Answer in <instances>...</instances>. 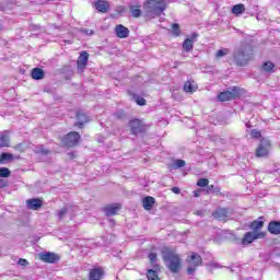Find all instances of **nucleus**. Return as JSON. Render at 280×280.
I'll use <instances>...</instances> for the list:
<instances>
[{
  "label": "nucleus",
  "mask_w": 280,
  "mask_h": 280,
  "mask_svg": "<svg viewBox=\"0 0 280 280\" xmlns=\"http://www.w3.org/2000/svg\"><path fill=\"white\" fill-rule=\"evenodd\" d=\"M266 232H247L244 234L242 238V244L244 246H248V244H253L255 240H264L266 238Z\"/></svg>",
  "instance_id": "obj_8"
},
{
  "label": "nucleus",
  "mask_w": 280,
  "mask_h": 280,
  "mask_svg": "<svg viewBox=\"0 0 280 280\" xmlns=\"http://www.w3.org/2000/svg\"><path fill=\"white\" fill-rule=\"evenodd\" d=\"M209 191H212V194H215V196H222V192L220 191V188H218L213 185L208 186L207 192L209 194Z\"/></svg>",
  "instance_id": "obj_33"
},
{
  "label": "nucleus",
  "mask_w": 280,
  "mask_h": 280,
  "mask_svg": "<svg viewBox=\"0 0 280 280\" xmlns=\"http://www.w3.org/2000/svg\"><path fill=\"white\" fill-rule=\"evenodd\" d=\"M246 126H247V128H249V127H250V125H248V124H247Z\"/></svg>",
  "instance_id": "obj_50"
},
{
  "label": "nucleus",
  "mask_w": 280,
  "mask_h": 280,
  "mask_svg": "<svg viewBox=\"0 0 280 280\" xmlns=\"http://www.w3.org/2000/svg\"><path fill=\"white\" fill-rule=\"evenodd\" d=\"M187 165V162L185 160H174L173 163L171 164V170H180L182 167H185Z\"/></svg>",
  "instance_id": "obj_28"
},
{
  "label": "nucleus",
  "mask_w": 280,
  "mask_h": 280,
  "mask_svg": "<svg viewBox=\"0 0 280 280\" xmlns=\"http://www.w3.org/2000/svg\"><path fill=\"white\" fill-rule=\"evenodd\" d=\"M18 264H19V266H30V262L27 261V259H25V258H20L19 260H18Z\"/></svg>",
  "instance_id": "obj_42"
},
{
  "label": "nucleus",
  "mask_w": 280,
  "mask_h": 280,
  "mask_svg": "<svg viewBox=\"0 0 280 280\" xmlns=\"http://www.w3.org/2000/svg\"><path fill=\"white\" fill-rule=\"evenodd\" d=\"M10 148V131L4 130L0 133V149Z\"/></svg>",
  "instance_id": "obj_20"
},
{
  "label": "nucleus",
  "mask_w": 280,
  "mask_h": 280,
  "mask_svg": "<svg viewBox=\"0 0 280 280\" xmlns=\"http://www.w3.org/2000/svg\"><path fill=\"white\" fill-rule=\"evenodd\" d=\"M254 54L255 49L250 42H241L240 46H237L232 54L234 65H236V67H247L248 62L253 60Z\"/></svg>",
  "instance_id": "obj_1"
},
{
  "label": "nucleus",
  "mask_w": 280,
  "mask_h": 280,
  "mask_svg": "<svg viewBox=\"0 0 280 280\" xmlns=\"http://www.w3.org/2000/svg\"><path fill=\"white\" fill-rule=\"evenodd\" d=\"M249 229L253 231V233H265L261 231L264 229V221L255 220L252 223H249Z\"/></svg>",
  "instance_id": "obj_21"
},
{
  "label": "nucleus",
  "mask_w": 280,
  "mask_h": 280,
  "mask_svg": "<svg viewBox=\"0 0 280 280\" xmlns=\"http://www.w3.org/2000/svg\"><path fill=\"white\" fill-rule=\"evenodd\" d=\"M115 34L117 38H128V36H130V30L121 24H118L115 27Z\"/></svg>",
  "instance_id": "obj_16"
},
{
  "label": "nucleus",
  "mask_w": 280,
  "mask_h": 280,
  "mask_svg": "<svg viewBox=\"0 0 280 280\" xmlns=\"http://www.w3.org/2000/svg\"><path fill=\"white\" fill-rule=\"evenodd\" d=\"M104 268L101 266L94 267L89 271V280H102L104 279Z\"/></svg>",
  "instance_id": "obj_12"
},
{
  "label": "nucleus",
  "mask_w": 280,
  "mask_h": 280,
  "mask_svg": "<svg viewBox=\"0 0 280 280\" xmlns=\"http://www.w3.org/2000/svg\"><path fill=\"white\" fill-rule=\"evenodd\" d=\"M129 128L131 130V135H142V132H145L148 130V126L143 121V119L133 118L129 120Z\"/></svg>",
  "instance_id": "obj_6"
},
{
  "label": "nucleus",
  "mask_w": 280,
  "mask_h": 280,
  "mask_svg": "<svg viewBox=\"0 0 280 280\" xmlns=\"http://www.w3.org/2000/svg\"><path fill=\"white\" fill-rule=\"evenodd\" d=\"M159 272H161V270H156L154 268L147 270V279L148 280H161V278L159 277Z\"/></svg>",
  "instance_id": "obj_27"
},
{
  "label": "nucleus",
  "mask_w": 280,
  "mask_h": 280,
  "mask_svg": "<svg viewBox=\"0 0 280 280\" xmlns=\"http://www.w3.org/2000/svg\"><path fill=\"white\" fill-rule=\"evenodd\" d=\"M246 126H247V128H249V127H250V125H248V124H247Z\"/></svg>",
  "instance_id": "obj_51"
},
{
  "label": "nucleus",
  "mask_w": 280,
  "mask_h": 280,
  "mask_svg": "<svg viewBox=\"0 0 280 280\" xmlns=\"http://www.w3.org/2000/svg\"><path fill=\"white\" fill-rule=\"evenodd\" d=\"M197 185H198V187H207V186H209V179H207V178H201V179H199V180L197 182Z\"/></svg>",
  "instance_id": "obj_37"
},
{
  "label": "nucleus",
  "mask_w": 280,
  "mask_h": 280,
  "mask_svg": "<svg viewBox=\"0 0 280 280\" xmlns=\"http://www.w3.org/2000/svg\"><path fill=\"white\" fill-rule=\"evenodd\" d=\"M156 203V199L152 196H147L142 199V207L145 211H152L154 209V205Z\"/></svg>",
  "instance_id": "obj_17"
},
{
  "label": "nucleus",
  "mask_w": 280,
  "mask_h": 280,
  "mask_svg": "<svg viewBox=\"0 0 280 280\" xmlns=\"http://www.w3.org/2000/svg\"><path fill=\"white\" fill-rule=\"evenodd\" d=\"M129 11L131 12V16H133V19H139V16L142 14L141 5L129 4Z\"/></svg>",
  "instance_id": "obj_26"
},
{
  "label": "nucleus",
  "mask_w": 280,
  "mask_h": 280,
  "mask_svg": "<svg viewBox=\"0 0 280 280\" xmlns=\"http://www.w3.org/2000/svg\"><path fill=\"white\" fill-rule=\"evenodd\" d=\"M31 78L33 80H44L45 79V70L40 68H34L31 71Z\"/></svg>",
  "instance_id": "obj_22"
},
{
  "label": "nucleus",
  "mask_w": 280,
  "mask_h": 280,
  "mask_svg": "<svg viewBox=\"0 0 280 280\" xmlns=\"http://www.w3.org/2000/svg\"><path fill=\"white\" fill-rule=\"evenodd\" d=\"M89 62V52L82 51L79 56V59L77 61L78 65V71L81 73L86 69V63Z\"/></svg>",
  "instance_id": "obj_14"
},
{
  "label": "nucleus",
  "mask_w": 280,
  "mask_h": 280,
  "mask_svg": "<svg viewBox=\"0 0 280 280\" xmlns=\"http://www.w3.org/2000/svg\"><path fill=\"white\" fill-rule=\"evenodd\" d=\"M120 210H121L120 203L107 205L103 208V211L105 212V215H107V218L117 215V213H119Z\"/></svg>",
  "instance_id": "obj_13"
},
{
  "label": "nucleus",
  "mask_w": 280,
  "mask_h": 280,
  "mask_svg": "<svg viewBox=\"0 0 280 280\" xmlns=\"http://www.w3.org/2000/svg\"><path fill=\"white\" fill-rule=\"evenodd\" d=\"M187 39L195 44L198 40V33H192Z\"/></svg>",
  "instance_id": "obj_41"
},
{
  "label": "nucleus",
  "mask_w": 280,
  "mask_h": 280,
  "mask_svg": "<svg viewBox=\"0 0 280 280\" xmlns=\"http://www.w3.org/2000/svg\"><path fill=\"white\" fill-rule=\"evenodd\" d=\"M167 3H170V0H147L144 12L150 19L161 16V13L167 10Z\"/></svg>",
  "instance_id": "obj_3"
},
{
  "label": "nucleus",
  "mask_w": 280,
  "mask_h": 280,
  "mask_svg": "<svg viewBox=\"0 0 280 280\" xmlns=\"http://www.w3.org/2000/svg\"><path fill=\"white\" fill-rule=\"evenodd\" d=\"M11 172L8 167H0V176H10Z\"/></svg>",
  "instance_id": "obj_39"
},
{
  "label": "nucleus",
  "mask_w": 280,
  "mask_h": 280,
  "mask_svg": "<svg viewBox=\"0 0 280 280\" xmlns=\"http://www.w3.org/2000/svg\"><path fill=\"white\" fill-rule=\"evenodd\" d=\"M94 8L95 10H97V12L106 14V12H108V8H110V4H108V1L97 0L96 2H94Z\"/></svg>",
  "instance_id": "obj_18"
},
{
  "label": "nucleus",
  "mask_w": 280,
  "mask_h": 280,
  "mask_svg": "<svg viewBox=\"0 0 280 280\" xmlns=\"http://www.w3.org/2000/svg\"><path fill=\"white\" fill-rule=\"evenodd\" d=\"M9 182L5 178L0 179V189H3V187H8Z\"/></svg>",
  "instance_id": "obj_43"
},
{
  "label": "nucleus",
  "mask_w": 280,
  "mask_h": 280,
  "mask_svg": "<svg viewBox=\"0 0 280 280\" xmlns=\"http://www.w3.org/2000/svg\"><path fill=\"white\" fill-rule=\"evenodd\" d=\"M0 10H2V11H3V10H5V8H3V7H0Z\"/></svg>",
  "instance_id": "obj_48"
},
{
  "label": "nucleus",
  "mask_w": 280,
  "mask_h": 280,
  "mask_svg": "<svg viewBox=\"0 0 280 280\" xmlns=\"http://www.w3.org/2000/svg\"><path fill=\"white\" fill-rule=\"evenodd\" d=\"M262 69L264 71H266L267 73H270V71H272V69H275V63L270 62V61H266L262 65Z\"/></svg>",
  "instance_id": "obj_32"
},
{
  "label": "nucleus",
  "mask_w": 280,
  "mask_h": 280,
  "mask_svg": "<svg viewBox=\"0 0 280 280\" xmlns=\"http://www.w3.org/2000/svg\"><path fill=\"white\" fill-rule=\"evenodd\" d=\"M162 257L164 261H167L166 268L173 275H178V272H180V269L183 268V258L176 253V248L167 246L163 247Z\"/></svg>",
  "instance_id": "obj_2"
},
{
  "label": "nucleus",
  "mask_w": 280,
  "mask_h": 280,
  "mask_svg": "<svg viewBox=\"0 0 280 280\" xmlns=\"http://www.w3.org/2000/svg\"><path fill=\"white\" fill-rule=\"evenodd\" d=\"M269 174H275L273 172H269Z\"/></svg>",
  "instance_id": "obj_52"
},
{
  "label": "nucleus",
  "mask_w": 280,
  "mask_h": 280,
  "mask_svg": "<svg viewBox=\"0 0 280 280\" xmlns=\"http://www.w3.org/2000/svg\"><path fill=\"white\" fill-rule=\"evenodd\" d=\"M229 48L219 49L215 54V58H224V56H229Z\"/></svg>",
  "instance_id": "obj_31"
},
{
  "label": "nucleus",
  "mask_w": 280,
  "mask_h": 280,
  "mask_svg": "<svg viewBox=\"0 0 280 280\" xmlns=\"http://www.w3.org/2000/svg\"><path fill=\"white\" fill-rule=\"evenodd\" d=\"M39 259L44 264H58V261H60V255L54 252L40 253Z\"/></svg>",
  "instance_id": "obj_10"
},
{
  "label": "nucleus",
  "mask_w": 280,
  "mask_h": 280,
  "mask_svg": "<svg viewBox=\"0 0 280 280\" xmlns=\"http://www.w3.org/2000/svg\"><path fill=\"white\" fill-rule=\"evenodd\" d=\"M172 30H173V34L175 36H179L180 35V25L174 23V24H172Z\"/></svg>",
  "instance_id": "obj_35"
},
{
  "label": "nucleus",
  "mask_w": 280,
  "mask_h": 280,
  "mask_svg": "<svg viewBox=\"0 0 280 280\" xmlns=\"http://www.w3.org/2000/svg\"><path fill=\"white\" fill-rule=\"evenodd\" d=\"M200 194H202V190H201V189L195 190V191H194L195 198H200Z\"/></svg>",
  "instance_id": "obj_46"
},
{
  "label": "nucleus",
  "mask_w": 280,
  "mask_h": 280,
  "mask_svg": "<svg viewBox=\"0 0 280 280\" xmlns=\"http://www.w3.org/2000/svg\"><path fill=\"white\" fill-rule=\"evenodd\" d=\"M81 32L82 34H86V36H93V30L82 28Z\"/></svg>",
  "instance_id": "obj_44"
},
{
  "label": "nucleus",
  "mask_w": 280,
  "mask_h": 280,
  "mask_svg": "<svg viewBox=\"0 0 280 280\" xmlns=\"http://www.w3.org/2000/svg\"><path fill=\"white\" fill-rule=\"evenodd\" d=\"M245 11H246V8L242 3L235 4L232 8V14H235V16H240V14H244Z\"/></svg>",
  "instance_id": "obj_29"
},
{
  "label": "nucleus",
  "mask_w": 280,
  "mask_h": 280,
  "mask_svg": "<svg viewBox=\"0 0 280 280\" xmlns=\"http://www.w3.org/2000/svg\"><path fill=\"white\" fill-rule=\"evenodd\" d=\"M267 230L271 235H280V221H270Z\"/></svg>",
  "instance_id": "obj_19"
},
{
  "label": "nucleus",
  "mask_w": 280,
  "mask_h": 280,
  "mask_svg": "<svg viewBox=\"0 0 280 280\" xmlns=\"http://www.w3.org/2000/svg\"><path fill=\"white\" fill-rule=\"evenodd\" d=\"M51 151H49L48 149H45L43 147H40L39 149H37L36 153L37 154H42L43 156H47V154H49Z\"/></svg>",
  "instance_id": "obj_36"
},
{
  "label": "nucleus",
  "mask_w": 280,
  "mask_h": 280,
  "mask_svg": "<svg viewBox=\"0 0 280 280\" xmlns=\"http://www.w3.org/2000/svg\"><path fill=\"white\" fill-rule=\"evenodd\" d=\"M252 137H254L255 139H259V137H261V132L254 129V130H252Z\"/></svg>",
  "instance_id": "obj_45"
},
{
  "label": "nucleus",
  "mask_w": 280,
  "mask_h": 280,
  "mask_svg": "<svg viewBox=\"0 0 280 280\" xmlns=\"http://www.w3.org/2000/svg\"><path fill=\"white\" fill-rule=\"evenodd\" d=\"M186 261L189 266L187 268L188 275H194V272H196V268L202 266V257L196 252H192L190 256L187 257Z\"/></svg>",
  "instance_id": "obj_5"
},
{
  "label": "nucleus",
  "mask_w": 280,
  "mask_h": 280,
  "mask_svg": "<svg viewBox=\"0 0 280 280\" xmlns=\"http://www.w3.org/2000/svg\"><path fill=\"white\" fill-rule=\"evenodd\" d=\"M213 218L215 220H220L221 222H226L229 217L231 215V211L228 208H218L213 213Z\"/></svg>",
  "instance_id": "obj_11"
},
{
  "label": "nucleus",
  "mask_w": 280,
  "mask_h": 280,
  "mask_svg": "<svg viewBox=\"0 0 280 280\" xmlns=\"http://www.w3.org/2000/svg\"><path fill=\"white\" fill-rule=\"evenodd\" d=\"M78 141H80V133L77 131H71L62 138V143L67 148H73L78 145Z\"/></svg>",
  "instance_id": "obj_9"
},
{
  "label": "nucleus",
  "mask_w": 280,
  "mask_h": 280,
  "mask_svg": "<svg viewBox=\"0 0 280 280\" xmlns=\"http://www.w3.org/2000/svg\"><path fill=\"white\" fill-rule=\"evenodd\" d=\"M12 161H14V154L8 152H3L0 154V165L12 163Z\"/></svg>",
  "instance_id": "obj_23"
},
{
  "label": "nucleus",
  "mask_w": 280,
  "mask_h": 280,
  "mask_svg": "<svg viewBox=\"0 0 280 280\" xmlns=\"http://www.w3.org/2000/svg\"><path fill=\"white\" fill-rule=\"evenodd\" d=\"M184 91H185V93H194V91H196V90H194L191 82L187 81L184 84Z\"/></svg>",
  "instance_id": "obj_34"
},
{
  "label": "nucleus",
  "mask_w": 280,
  "mask_h": 280,
  "mask_svg": "<svg viewBox=\"0 0 280 280\" xmlns=\"http://www.w3.org/2000/svg\"><path fill=\"white\" fill-rule=\"evenodd\" d=\"M149 261L152 266V268H154V270H161V265L156 264V260L159 259V256L156 255V253H150L148 255Z\"/></svg>",
  "instance_id": "obj_24"
},
{
  "label": "nucleus",
  "mask_w": 280,
  "mask_h": 280,
  "mask_svg": "<svg viewBox=\"0 0 280 280\" xmlns=\"http://www.w3.org/2000/svg\"><path fill=\"white\" fill-rule=\"evenodd\" d=\"M67 213H68L67 208H62V209L59 211V213H58L59 220H62V218H65V217L67 215Z\"/></svg>",
  "instance_id": "obj_40"
},
{
  "label": "nucleus",
  "mask_w": 280,
  "mask_h": 280,
  "mask_svg": "<svg viewBox=\"0 0 280 280\" xmlns=\"http://www.w3.org/2000/svg\"><path fill=\"white\" fill-rule=\"evenodd\" d=\"M26 207L31 211H38V209L43 208V199L40 198L28 199L26 200Z\"/></svg>",
  "instance_id": "obj_15"
},
{
  "label": "nucleus",
  "mask_w": 280,
  "mask_h": 280,
  "mask_svg": "<svg viewBox=\"0 0 280 280\" xmlns=\"http://www.w3.org/2000/svg\"><path fill=\"white\" fill-rule=\"evenodd\" d=\"M172 191H173V194H180V188H178V187H173V188H172Z\"/></svg>",
  "instance_id": "obj_47"
},
{
  "label": "nucleus",
  "mask_w": 280,
  "mask_h": 280,
  "mask_svg": "<svg viewBox=\"0 0 280 280\" xmlns=\"http://www.w3.org/2000/svg\"><path fill=\"white\" fill-rule=\"evenodd\" d=\"M258 220H264V217H259Z\"/></svg>",
  "instance_id": "obj_49"
},
{
  "label": "nucleus",
  "mask_w": 280,
  "mask_h": 280,
  "mask_svg": "<svg viewBox=\"0 0 280 280\" xmlns=\"http://www.w3.org/2000/svg\"><path fill=\"white\" fill-rule=\"evenodd\" d=\"M78 121L74 124L78 128H83L84 124L89 121V117L85 116L83 113H77Z\"/></svg>",
  "instance_id": "obj_25"
},
{
  "label": "nucleus",
  "mask_w": 280,
  "mask_h": 280,
  "mask_svg": "<svg viewBox=\"0 0 280 280\" xmlns=\"http://www.w3.org/2000/svg\"><path fill=\"white\" fill-rule=\"evenodd\" d=\"M270 140L262 138L258 144V148L256 149V156L258 159H266L268 154H270Z\"/></svg>",
  "instance_id": "obj_7"
},
{
  "label": "nucleus",
  "mask_w": 280,
  "mask_h": 280,
  "mask_svg": "<svg viewBox=\"0 0 280 280\" xmlns=\"http://www.w3.org/2000/svg\"><path fill=\"white\" fill-rule=\"evenodd\" d=\"M183 49L187 52L192 51L194 50V42L186 38L183 43Z\"/></svg>",
  "instance_id": "obj_30"
},
{
  "label": "nucleus",
  "mask_w": 280,
  "mask_h": 280,
  "mask_svg": "<svg viewBox=\"0 0 280 280\" xmlns=\"http://www.w3.org/2000/svg\"><path fill=\"white\" fill-rule=\"evenodd\" d=\"M242 95V88L232 86L226 91L220 92L218 95L219 102H231L233 100H237Z\"/></svg>",
  "instance_id": "obj_4"
},
{
  "label": "nucleus",
  "mask_w": 280,
  "mask_h": 280,
  "mask_svg": "<svg viewBox=\"0 0 280 280\" xmlns=\"http://www.w3.org/2000/svg\"><path fill=\"white\" fill-rule=\"evenodd\" d=\"M136 104H138V106H145V98H143L141 96H137Z\"/></svg>",
  "instance_id": "obj_38"
}]
</instances>
